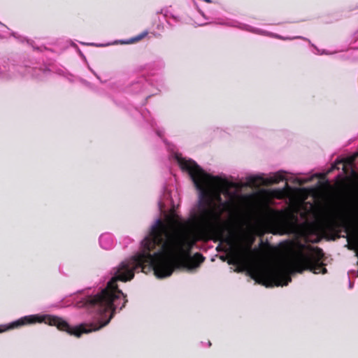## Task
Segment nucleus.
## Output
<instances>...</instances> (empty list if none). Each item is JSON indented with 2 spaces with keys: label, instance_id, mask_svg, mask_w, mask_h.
Here are the masks:
<instances>
[{
  "label": "nucleus",
  "instance_id": "12",
  "mask_svg": "<svg viewBox=\"0 0 358 358\" xmlns=\"http://www.w3.org/2000/svg\"><path fill=\"white\" fill-rule=\"evenodd\" d=\"M336 163H337V166H338L340 164V162L337 159Z\"/></svg>",
  "mask_w": 358,
  "mask_h": 358
},
{
  "label": "nucleus",
  "instance_id": "9",
  "mask_svg": "<svg viewBox=\"0 0 358 358\" xmlns=\"http://www.w3.org/2000/svg\"><path fill=\"white\" fill-rule=\"evenodd\" d=\"M337 220L339 217V203H338V185L337 184Z\"/></svg>",
  "mask_w": 358,
  "mask_h": 358
},
{
  "label": "nucleus",
  "instance_id": "6",
  "mask_svg": "<svg viewBox=\"0 0 358 358\" xmlns=\"http://www.w3.org/2000/svg\"><path fill=\"white\" fill-rule=\"evenodd\" d=\"M331 239L336 240V183L331 186Z\"/></svg>",
  "mask_w": 358,
  "mask_h": 358
},
{
  "label": "nucleus",
  "instance_id": "4",
  "mask_svg": "<svg viewBox=\"0 0 358 358\" xmlns=\"http://www.w3.org/2000/svg\"><path fill=\"white\" fill-rule=\"evenodd\" d=\"M251 278L266 287L284 286L291 282L288 268L282 264L259 266L250 271Z\"/></svg>",
  "mask_w": 358,
  "mask_h": 358
},
{
  "label": "nucleus",
  "instance_id": "7",
  "mask_svg": "<svg viewBox=\"0 0 358 358\" xmlns=\"http://www.w3.org/2000/svg\"><path fill=\"white\" fill-rule=\"evenodd\" d=\"M36 322H37V318L35 316H25L5 326L4 329H0V332L18 328L23 325L33 324Z\"/></svg>",
  "mask_w": 358,
  "mask_h": 358
},
{
  "label": "nucleus",
  "instance_id": "1",
  "mask_svg": "<svg viewBox=\"0 0 358 358\" xmlns=\"http://www.w3.org/2000/svg\"><path fill=\"white\" fill-rule=\"evenodd\" d=\"M180 224V229L171 232L168 224L160 219L157 220L149 235L141 242V251L129 260L122 262L116 268L114 276L100 292L94 296H87L78 302L80 307L83 306L97 312L103 321L99 324H81L72 327L66 321L57 316V328L71 336L80 337L83 334L97 331L106 326L117 308V300L123 297L120 310L127 303V296L118 288L117 282L131 280L134 277V271L138 269L145 273L153 271L158 278H163L172 274L175 264L183 263L186 260H189L194 267L199 266L205 260V257L199 252L191 257L194 246L189 251L182 252L169 243L171 237L178 233L196 231V224L194 229L189 227L187 224Z\"/></svg>",
  "mask_w": 358,
  "mask_h": 358
},
{
  "label": "nucleus",
  "instance_id": "5",
  "mask_svg": "<svg viewBox=\"0 0 358 358\" xmlns=\"http://www.w3.org/2000/svg\"><path fill=\"white\" fill-rule=\"evenodd\" d=\"M285 180V177L280 173H275L273 177H271L268 179L264 180L262 177L260 176H251L248 178V183L251 186H256L259 183H262L264 185H271V184H278L280 181Z\"/></svg>",
  "mask_w": 358,
  "mask_h": 358
},
{
  "label": "nucleus",
  "instance_id": "8",
  "mask_svg": "<svg viewBox=\"0 0 358 358\" xmlns=\"http://www.w3.org/2000/svg\"><path fill=\"white\" fill-rule=\"evenodd\" d=\"M148 34L147 31H145L129 40V43H136L143 39Z\"/></svg>",
  "mask_w": 358,
  "mask_h": 358
},
{
  "label": "nucleus",
  "instance_id": "2",
  "mask_svg": "<svg viewBox=\"0 0 358 358\" xmlns=\"http://www.w3.org/2000/svg\"><path fill=\"white\" fill-rule=\"evenodd\" d=\"M180 169L190 176L195 187L200 191L198 215L194 224L196 231H184L171 237L169 243L176 247L178 251L188 252L199 241H220L231 247L236 246L238 253L229 264H238L242 258L251 253V240L245 245L238 242L236 234L230 231L225 234L227 224L222 219L223 208L229 206V202H222L221 194L228 193L229 189L236 187L234 182H229L219 176H213L206 173L195 161L178 158Z\"/></svg>",
  "mask_w": 358,
  "mask_h": 358
},
{
  "label": "nucleus",
  "instance_id": "13",
  "mask_svg": "<svg viewBox=\"0 0 358 358\" xmlns=\"http://www.w3.org/2000/svg\"><path fill=\"white\" fill-rule=\"evenodd\" d=\"M352 161H353V158H352L350 162H349V164H350L352 162Z\"/></svg>",
  "mask_w": 358,
  "mask_h": 358
},
{
  "label": "nucleus",
  "instance_id": "3",
  "mask_svg": "<svg viewBox=\"0 0 358 358\" xmlns=\"http://www.w3.org/2000/svg\"><path fill=\"white\" fill-rule=\"evenodd\" d=\"M299 250L294 254L290 262L295 271L302 273L309 270L315 274L327 273V268L321 262L324 256L322 249L303 244H299Z\"/></svg>",
  "mask_w": 358,
  "mask_h": 358
},
{
  "label": "nucleus",
  "instance_id": "10",
  "mask_svg": "<svg viewBox=\"0 0 358 358\" xmlns=\"http://www.w3.org/2000/svg\"><path fill=\"white\" fill-rule=\"evenodd\" d=\"M331 169H336V161L333 162L331 163Z\"/></svg>",
  "mask_w": 358,
  "mask_h": 358
},
{
  "label": "nucleus",
  "instance_id": "11",
  "mask_svg": "<svg viewBox=\"0 0 358 358\" xmlns=\"http://www.w3.org/2000/svg\"><path fill=\"white\" fill-rule=\"evenodd\" d=\"M324 185H326V186H329V182H328V181H326V182H324Z\"/></svg>",
  "mask_w": 358,
  "mask_h": 358
}]
</instances>
